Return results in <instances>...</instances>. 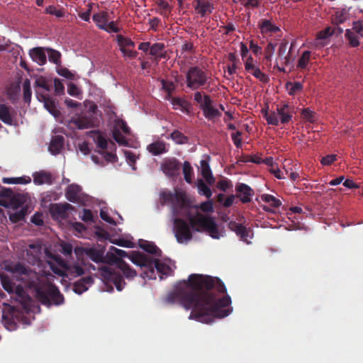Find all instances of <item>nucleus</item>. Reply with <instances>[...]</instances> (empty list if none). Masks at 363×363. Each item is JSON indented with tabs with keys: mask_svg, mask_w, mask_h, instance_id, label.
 <instances>
[{
	"mask_svg": "<svg viewBox=\"0 0 363 363\" xmlns=\"http://www.w3.org/2000/svg\"><path fill=\"white\" fill-rule=\"evenodd\" d=\"M0 197L6 199L8 203L0 201V205L3 206H11L13 208H18L27 201V196L23 194L15 193L11 189L1 188Z\"/></svg>",
	"mask_w": 363,
	"mask_h": 363,
	"instance_id": "nucleus-7",
	"label": "nucleus"
},
{
	"mask_svg": "<svg viewBox=\"0 0 363 363\" xmlns=\"http://www.w3.org/2000/svg\"><path fill=\"white\" fill-rule=\"evenodd\" d=\"M181 163L174 157L167 158L161 164L164 174L169 177H174L179 174Z\"/></svg>",
	"mask_w": 363,
	"mask_h": 363,
	"instance_id": "nucleus-12",
	"label": "nucleus"
},
{
	"mask_svg": "<svg viewBox=\"0 0 363 363\" xmlns=\"http://www.w3.org/2000/svg\"><path fill=\"white\" fill-rule=\"evenodd\" d=\"M42 98L44 102V106L45 108L52 115L57 116V111L56 109L55 101L52 98L47 95H43Z\"/></svg>",
	"mask_w": 363,
	"mask_h": 363,
	"instance_id": "nucleus-35",
	"label": "nucleus"
},
{
	"mask_svg": "<svg viewBox=\"0 0 363 363\" xmlns=\"http://www.w3.org/2000/svg\"><path fill=\"white\" fill-rule=\"evenodd\" d=\"M287 50V43H282L279 45L278 55L280 58H283L284 60V63L287 64L289 62V52L286 54Z\"/></svg>",
	"mask_w": 363,
	"mask_h": 363,
	"instance_id": "nucleus-52",
	"label": "nucleus"
},
{
	"mask_svg": "<svg viewBox=\"0 0 363 363\" xmlns=\"http://www.w3.org/2000/svg\"><path fill=\"white\" fill-rule=\"evenodd\" d=\"M258 27L262 35H272L280 30L279 28L274 24L270 20L264 18L259 21Z\"/></svg>",
	"mask_w": 363,
	"mask_h": 363,
	"instance_id": "nucleus-22",
	"label": "nucleus"
},
{
	"mask_svg": "<svg viewBox=\"0 0 363 363\" xmlns=\"http://www.w3.org/2000/svg\"><path fill=\"white\" fill-rule=\"evenodd\" d=\"M207 78L206 73L199 67H191L186 74L187 86L192 89H197L206 84Z\"/></svg>",
	"mask_w": 363,
	"mask_h": 363,
	"instance_id": "nucleus-9",
	"label": "nucleus"
},
{
	"mask_svg": "<svg viewBox=\"0 0 363 363\" xmlns=\"http://www.w3.org/2000/svg\"><path fill=\"white\" fill-rule=\"evenodd\" d=\"M23 101L26 104H30L31 100V88H30V82L28 79H26L23 84Z\"/></svg>",
	"mask_w": 363,
	"mask_h": 363,
	"instance_id": "nucleus-44",
	"label": "nucleus"
},
{
	"mask_svg": "<svg viewBox=\"0 0 363 363\" xmlns=\"http://www.w3.org/2000/svg\"><path fill=\"white\" fill-rule=\"evenodd\" d=\"M64 137L62 135H55L52 138L49 150L53 155H57L60 152L64 146Z\"/></svg>",
	"mask_w": 363,
	"mask_h": 363,
	"instance_id": "nucleus-28",
	"label": "nucleus"
},
{
	"mask_svg": "<svg viewBox=\"0 0 363 363\" xmlns=\"http://www.w3.org/2000/svg\"><path fill=\"white\" fill-rule=\"evenodd\" d=\"M11 272L18 275H26L29 277L31 274H33V272L30 267L21 263H17L15 264V266L11 269Z\"/></svg>",
	"mask_w": 363,
	"mask_h": 363,
	"instance_id": "nucleus-34",
	"label": "nucleus"
},
{
	"mask_svg": "<svg viewBox=\"0 0 363 363\" xmlns=\"http://www.w3.org/2000/svg\"><path fill=\"white\" fill-rule=\"evenodd\" d=\"M196 1L195 10L197 13L203 17L211 13L212 6L210 2L204 0H196Z\"/></svg>",
	"mask_w": 363,
	"mask_h": 363,
	"instance_id": "nucleus-29",
	"label": "nucleus"
},
{
	"mask_svg": "<svg viewBox=\"0 0 363 363\" xmlns=\"http://www.w3.org/2000/svg\"><path fill=\"white\" fill-rule=\"evenodd\" d=\"M140 246L143 250L151 255H155L157 257H160L162 255L161 250L152 242L146 241L143 244H140Z\"/></svg>",
	"mask_w": 363,
	"mask_h": 363,
	"instance_id": "nucleus-32",
	"label": "nucleus"
},
{
	"mask_svg": "<svg viewBox=\"0 0 363 363\" xmlns=\"http://www.w3.org/2000/svg\"><path fill=\"white\" fill-rule=\"evenodd\" d=\"M130 260L134 264L145 268L144 272L141 274L143 278L155 279V269H157L158 273L164 275H168L171 270L167 264L161 262L158 259H152L143 252H133L130 257Z\"/></svg>",
	"mask_w": 363,
	"mask_h": 363,
	"instance_id": "nucleus-3",
	"label": "nucleus"
},
{
	"mask_svg": "<svg viewBox=\"0 0 363 363\" xmlns=\"http://www.w3.org/2000/svg\"><path fill=\"white\" fill-rule=\"evenodd\" d=\"M225 291V284L218 278L192 274L188 280L177 284L176 291L168 294L167 300L179 301L186 310L191 309L189 319L210 323L214 318L227 316V294L220 298L215 294Z\"/></svg>",
	"mask_w": 363,
	"mask_h": 363,
	"instance_id": "nucleus-1",
	"label": "nucleus"
},
{
	"mask_svg": "<svg viewBox=\"0 0 363 363\" xmlns=\"http://www.w3.org/2000/svg\"><path fill=\"white\" fill-rule=\"evenodd\" d=\"M105 251L106 248L104 246L99 245L96 247L88 246L86 256L95 263H106Z\"/></svg>",
	"mask_w": 363,
	"mask_h": 363,
	"instance_id": "nucleus-15",
	"label": "nucleus"
},
{
	"mask_svg": "<svg viewBox=\"0 0 363 363\" xmlns=\"http://www.w3.org/2000/svg\"><path fill=\"white\" fill-rule=\"evenodd\" d=\"M70 124H73L75 128L79 130L88 129L94 126V118L90 113H83L77 117L72 118Z\"/></svg>",
	"mask_w": 363,
	"mask_h": 363,
	"instance_id": "nucleus-13",
	"label": "nucleus"
},
{
	"mask_svg": "<svg viewBox=\"0 0 363 363\" xmlns=\"http://www.w3.org/2000/svg\"><path fill=\"white\" fill-rule=\"evenodd\" d=\"M16 111L5 104H0V120L5 124L13 125L16 123Z\"/></svg>",
	"mask_w": 363,
	"mask_h": 363,
	"instance_id": "nucleus-14",
	"label": "nucleus"
},
{
	"mask_svg": "<svg viewBox=\"0 0 363 363\" xmlns=\"http://www.w3.org/2000/svg\"><path fill=\"white\" fill-rule=\"evenodd\" d=\"M113 139L121 145L127 146L128 143L125 138L121 132L117 128H113Z\"/></svg>",
	"mask_w": 363,
	"mask_h": 363,
	"instance_id": "nucleus-48",
	"label": "nucleus"
},
{
	"mask_svg": "<svg viewBox=\"0 0 363 363\" xmlns=\"http://www.w3.org/2000/svg\"><path fill=\"white\" fill-rule=\"evenodd\" d=\"M335 33V30H332L331 27H327L324 30L317 33L316 40L326 39Z\"/></svg>",
	"mask_w": 363,
	"mask_h": 363,
	"instance_id": "nucleus-51",
	"label": "nucleus"
},
{
	"mask_svg": "<svg viewBox=\"0 0 363 363\" xmlns=\"http://www.w3.org/2000/svg\"><path fill=\"white\" fill-rule=\"evenodd\" d=\"M92 18L96 26L103 30V28L106 26L108 21V14L107 12L102 11L94 14Z\"/></svg>",
	"mask_w": 363,
	"mask_h": 363,
	"instance_id": "nucleus-30",
	"label": "nucleus"
},
{
	"mask_svg": "<svg viewBox=\"0 0 363 363\" xmlns=\"http://www.w3.org/2000/svg\"><path fill=\"white\" fill-rule=\"evenodd\" d=\"M88 247H77L74 248V252L79 261H82L84 256H86Z\"/></svg>",
	"mask_w": 363,
	"mask_h": 363,
	"instance_id": "nucleus-60",
	"label": "nucleus"
},
{
	"mask_svg": "<svg viewBox=\"0 0 363 363\" xmlns=\"http://www.w3.org/2000/svg\"><path fill=\"white\" fill-rule=\"evenodd\" d=\"M103 30L108 33H118L120 31V28L116 26L115 21H108L106 26L103 28Z\"/></svg>",
	"mask_w": 363,
	"mask_h": 363,
	"instance_id": "nucleus-62",
	"label": "nucleus"
},
{
	"mask_svg": "<svg viewBox=\"0 0 363 363\" xmlns=\"http://www.w3.org/2000/svg\"><path fill=\"white\" fill-rule=\"evenodd\" d=\"M357 33L353 32L350 29H347L345 30V38L349 41V44L350 46L353 48L358 47L359 45V42L358 40V36L356 34Z\"/></svg>",
	"mask_w": 363,
	"mask_h": 363,
	"instance_id": "nucleus-38",
	"label": "nucleus"
},
{
	"mask_svg": "<svg viewBox=\"0 0 363 363\" xmlns=\"http://www.w3.org/2000/svg\"><path fill=\"white\" fill-rule=\"evenodd\" d=\"M348 18V12L345 9H342L336 11L335 13L331 16V22L333 25L338 26L345 22Z\"/></svg>",
	"mask_w": 363,
	"mask_h": 363,
	"instance_id": "nucleus-31",
	"label": "nucleus"
},
{
	"mask_svg": "<svg viewBox=\"0 0 363 363\" xmlns=\"http://www.w3.org/2000/svg\"><path fill=\"white\" fill-rule=\"evenodd\" d=\"M200 166L203 178L208 184H213L215 182V179L212 174L208 162L206 160H202L200 162Z\"/></svg>",
	"mask_w": 363,
	"mask_h": 363,
	"instance_id": "nucleus-26",
	"label": "nucleus"
},
{
	"mask_svg": "<svg viewBox=\"0 0 363 363\" xmlns=\"http://www.w3.org/2000/svg\"><path fill=\"white\" fill-rule=\"evenodd\" d=\"M352 30L363 38V22L354 21L353 23Z\"/></svg>",
	"mask_w": 363,
	"mask_h": 363,
	"instance_id": "nucleus-64",
	"label": "nucleus"
},
{
	"mask_svg": "<svg viewBox=\"0 0 363 363\" xmlns=\"http://www.w3.org/2000/svg\"><path fill=\"white\" fill-rule=\"evenodd\" d=\"M31 182V179L29 177H4L3 178V182L4 184H28Z\"/></svg>",
	"mask_w": 363,
	"mask_h": 363,
	"instance_id": "nucleus-37",
	"label": "nucleus"
},
{
	"mask_svg": "<svg viewBox=\"0 0 363 363\" xmlns=\"http://www.w3.org/2000/svg\"><path fill=\"white\" fill-rule=\"evenodd\" d=\"M57 72L58 74H60V76L66 78V79H70V80H72L74 79V74L73 73H72L66 67H60V68H58L57 69Z\"/></svg>",
	"mask_w": 363,
	"mask_h": 363,
	"instance_id": "nucleus-59",
	"label": "nucleus"
},
{
	"mask_svg": "<svg viewBox=\"0 0 363 363\" xmlns=\"http://www.w3.org/2000/svg\"><path fill=\"white\" fill-rule=\"evenodd\" d=\"M116 40L120 48H126L127 47H135V43L129 38L122 35H117Z\"/></svg>",
	"mask_w": 363,
	"mask_h": 363,
	"instance_id": "nucleus-43",
	"label": "nucleus"
},
{
	"mask_svg": "<svg viewBox=\"0 0 363 363\" xmlns=\"http://www.w3.org/2000/svg\"><path fill=\"white\" fill-rule=\"evenodd\" d=\"M286 87L290 95H295L303 89V84L299 82H288L286 84Z\"/></svg>",
	"mask_w": 363,
	"mask_h": 363,
	"instance_id": "nucleus-45",
	"label": "nucleus"
},
{
	"mask_svg": "<svg viewBox=\"0 0 363 363\" xmlns=\"http://www.w3.org/2000/svg\"><path fill=\"white\" fill-rule=\"evenodd\" d=\"M261 199L263 201L269 203L271 207L279 208L281 206V201L270 194H262Z\"/></svg>",
	"mask_w": 363,
	"mask_h": 363,
	"instance_id": "nucleus-46",
	"label": "nucleus"
},
{
	"mask_svg": "<svg viewBox=\"0 0 363 363\" xmlns=\"http://www.w3.org/2000/svg\"><path fill=\"white\" fill-rule=\"evenodd\" d=\"M81 187L79 185L72 184L69 185L65 191V196L68 201L76 203L79 198Z\"/></svg>",
	"mask_w": 363,
	"mask_h": 363,
	"instance_id": "nucleus-25",
	"label": "nucleus"
},
{
	"mask_svg": "<svg viewBox=\"0 0 363 363\" xmlns=\"http://www.w3.org/2000/svg\"><path fill=\"white\" fill-rule=\"evenodd\" d=\"M170 138L174 140L177 144H186L188 143V138L185 136L183 133H182L180 131L175 130H174L171 135Z\"/></svg>",
	"mask_w": 363,
	"mask_h": 363,
	"instance_id": "nucleus-42",
	"label": "nucleus"
},
{
	"mask_svg": "<svg viewBox=\"0 0 363 363\" xmlns=\"http://www.w3.org/2000/svg\"><path fill=\"white\" fill-rule=\"evenodd\" d=\"M33 177V182L36 185H43L44 184L51 185L54 182V177L52 174L43 170L34 172Z\"/></svg>",
	"mask_w": 363,
	"mask_h": 363,
	"instance_id": "nucleus-21",
	"label": "nucleus"
},
{
	"mask_svg": "<svg viewBox=\"0 0 363 363\" xmlns=\"http://www.w3.org/2000/svg\"><path fill=\"white\" fill-rule=\"evenodd\" d=\"M26 211H27V210L23 208L21 209L20 211H18L13 214H11L9 218L13 223H17V222L21 221V220H24L25 216L26 214Z\"/></svg>",
	"mask_w": 363,
	"mask_h": 363,
	"instance_id": "nucleus-54",
	"label": "nucleus"
},
{
	"mask_svg": "<svg viewBox=\"0 0 363 363\" xmlns=\"http://www.w3.org/2000/svg\"><path fill=\"white\" fill-rule=\"evenodd\" d=\"M0 278H1V285H2V287L4 288V289L5 291H6L9 294L13 293L14 284L11 280L9 277L6 274H1Z\"/></svg>",
	"mask_w": 363,
	"mask_h": 363,
	"instance_id": "nucleus-36",
	"label": "nucleus"
},
{
	"mask_svg": "<svg viewBox=\"0 0 363 363\" xmlns=\"http://www.w3.org/2000/svg\"><path fill=\"white\" fill-rule=\"evenodd\" d=\"M114 128H117L119 130H122V132L125 135L130 134V129L127 125V123L123 119H117L116 120V124Z\"/></svg>",
	"mask_w": 363,
	"mask_h": 363,
	"instance_id": "nucleus-53",
	"label": "nucleus"
},
{
	"mask_svg": "<svg viewBox=\"0 0 363 363\" xmlns=\"http://www.w3.org/2000/svg\"><path fill=\"white\" fill-rule=\"evenodd\" d=\"M46 51L48 53L49 60L60 67L61 65V53L50 48H46Z\"/></svg>",
	"mask_w": 363,
	"mask_h": 363,
	"instance_id": "nucleus-33",
	"label": "nucleus"
},
{
	"mask_svg": "<svg viewBox=\"0 0 363 363\" xmlns=\"http://www.w3.org/2000/svg\"><path fill=\"white\" fill-rule=\"evenodd\" d=\"M277 111L281 123L286 124L291 120L294 108L289 104H284L277 106Z\"/></svg>",
	"mask_w": 363,
	"mask_h": 363,
	"instance_id": "nucleus-19",
	"label": "nucleus"
},
{
	"mask_svg": "<svg viewBox=\"0 0 363 363\" xmlns=\"http://www.w3.org/2000/svg\"><path fill=\"white\" fill-rule=\"evenodd\" d=\"M245 69L247 72L252 74L255 77H256L262 82H268V76L266 74L263 73L259 67L253 64V59L252 57H250L247 59L245 63Z\"/></svg>",
	"mask_w": 363,
	"mask_h": 363,
	"instance_id": "nucleus-17",
	"label": "nucleus"
},
{
	"mask_svg": "<svg viewBox=\"0 0 363 363\" xmlns=\"http://www.w3.org/2000/svg\"><path fill=\"white\" fill-rule=\"evenodd\" d=\"M38 300L48 307L52 305L59 306L63 303L64 296L59 289L50 283L32 284Z\"/></svg>",
	"mask_w": 363,
	"mask_h": 363,
	"instance_id": "nucleus-4",
	"label": "nucleus"
},
{
	"mask_svg": "<svg viewBox=\"0 0 363 363\" xmlns=\"http://www.w3.org/2000/svg\"><path fill=\"white\" fill-rule=\"evenodd\" d=\"M171 206L172 214L175 217L181 216L182 211L189 213V203L182 191H175V197Z\"/></svg>",
	"mask_w": 363,
	"mask_h": 363,
	"instance_id": "nucleus-11",
	"label": "nucleus"
},
{
	"mask_svg": "<svg viewBox=\"0 0 363 363\" xmlns=\"http://www.w3.org/2000/svg\"><path fill=\"white\" fill-rule=\"evenodd\" d=\"M164 49V45L162 43H156L151 45L150 55L157 57L160 58H164V56L162 55V52Z\"/></svg>",
	"mask_w": 363,
	"mask_h": 363,
	"instance_id": "nucleus-40",
	"label": "nucleus"
},
{
	"mask_svg": "<svg viewBox=\"0 0 363 363\" xmlns=\"http://www.w3.org/2000/svg\"><path fill=\"white\" fill-rule=\"evenodd\" d=\"M191 225L181 218L176 217L174 219V235L179 243L189 241L192 238Z\"/></svg>",
	"mask_w": 363,
	"mask_h": 363,
	"instance_id": "nucleus-10",
	"label": "nucleus"
},
{
	"mask_svg": "<svg viewBox=\"0 0 363 363\" xmlns=\"http://www.w3.org/2000/svg\"><path fill=\"white\" fill-rule=\"evenodd\" d=\"M147 150L153 155H159L168 151L166 143L161 140H157L150 144Z\"/></svg>",
	"mask_w": 363,
	"mask_h": 363,
	"instance_id": "nucleus-27",
	"label": "nucleus"
},
{
	"mask_svg": "<svg viewBox=\"0 0 363 363\" xmlns=\"http://www.w3.org/2000/svg\"><path fill=\"white\" fill-rule=\"evenodd\" d=\"M194 100L199 104L204 116L208 120H214L220 116V112L212 105L209 96H203L201 92L197 91L194 94Z\"/></svg>",
	"mask_w": 363,
	"mask_h": 363,
	"instance_id": "nucleus-6",
	"label": "nucleus"
},
{
	"mask_svg": "<svg viewBox=\"0 0 363 363\" xmlns=\"http://www.w3.org/2000/svg\"><path fill=\"white\" fill-rule=\"evenodd\" d=\"M54 259L60 267H62L63 269H66L67 272L72 277H79L84 274L85 273L84 267L79 263L68 266L66 262L60 257L55 256Z\"/></svg>",
	"mask_w": 363,
	"mask_h": 363,
	"instance_id": "nucleus-16",
	"label": "nucleus"
},
{
	"mask_svg": "<svg viewBox=\"0 0 363 363\" xmlns=\"http://www.w3.org/2000/svg\"><path fill=\"white\" fill-rule=\"evenodd\" d=\"M183 173L184 176V179L189 184H191L192 182L193 177V169L190 164V163L187 161L184 162L183 164Z\"/></svg>",
	"mask_w": 363,
	"mask_h": 363,
	"instance_id": "nucleus-47",
	"label": "nucleus"
},
{
	"mask_svg": "<svg viewBox=\"0 0 363 363\" xmlns=\"http://www.w3.org/2000/svg\"><path fill=\"white\" fill-rule=\"evenodd\" d=\"M161 83L162 89L168 94L169 96H170L175 89V85L174 82L162 79Z\"/></svg>",
	"mask_w": 363,
	"mask_h": 363,
	"instance_id": "nucleus-58",
	"label": "nucleus"
},
{
	"mask_svg": "<svg viewBox=\"0 0 363 363\" xmlns=\"http://www.w3.org/2000/svg\"><path fill=\"white\" fill-rule=\"evenodd\" d=\"M46 48L37 47L29 51V55L32 60L39 65H43L47 62V57L45 51Z\"/></svg>",
	"mask_w": 363,
	"mask_h": 363,
	"instance_id": "nucleus-24",
	"label": "nucleus"
},
{
	"mask_svg": "<svg viewBox=\"0 0 363 363\" xmlns=\"http://www.w3.org/2000/svg\"><path fill=\"white\" fill-rule=\"evenodd\" d=\"M197 188L199 194L205 196L208 199H209L211 196L212 192L211 189L202 179L198 180Z\"/></svg>",
	"mask_w": 363,
	"mask_h": 363,
	"instance_id": "nucleus-41",
	"label": "nucleus"
},
{
	"mask_svg": "<svg viewBox=\"0 0 363 363\" xmlns=\"http://www.w3.org/2000/svg\"><path fill=\"white\" fill-rule=\"evenodd\" d=\"M35 86L43 88L47 91L50 90V86L48 84L47 79L43 77H40L35 79Z\"/></svg>",
	"mask_w": 363,
	"mask_h": 363,
	"instance_id": "nucleus-57",
	"label": "nucleus"
},
{
	"mask_svg": "<svg viewBox=\"0 0 363 363\" xmlns=\"http://www.w3.org/2000/svg\"><path fill=\"white\" fill-rule=\"evenodd\" d=\"M245 222L244 217L240 218L239 222L230 220L228 222V229L234 232L240 241L249 245L251 243L250 239L252 238L253 232L250 227L244 225Z\"/></svg>",
	"mask_w": 363,
	"mask_h": 363,
	"instance_id": "nucleus-8",
	"label": "nucleus"
},
{
	"mask_svg": "<svg viewBox=\"0 0 363 363\" xmlns=\"http://www.w3.org/2000/svg\"><path fill=\"white\" fill-rule=\"evenodd\" d=\"M94 283V279L91 276L89 275L86 277H83L79 280L74 282L73 285V291L78 294H82L86 291L89 286Z\"/></svg>",
	"mask_w": 363,
	"mask_h": 363,
	"instance_id": "nucleus-23",
	"label": "nucleus"
},
{
	"mask_svg": "<svg viewBox=\"0 0 363 363\" xmlns=\"http://www.w3.org/2000/svg\"><path fill=\"white\" fill-rule=\"evenodd\" d=\"M265 119L267 121L268 124L272 125H278L279 123V118L277 114V112H272L268 113L267 112L265 113Z\"/></svg>",
	"mask_w": 363,
	"mask_h": 363,
	"instance_id": "nucleus-55",
	"label": "nucleus"
},
{
	"mask_svg": "<svg viewBox=\"0 0 363 363\" xmlns=\"http://www.w3.org/2000/svg\"><path fill=\"white\" fill-rule=\"evenodd\" d=\"M160 196L164 203H170L172 204L175 197V193H172L171 191H163L160 194Z\"/></svg>",
	"mask_w": 363,
	"mask_h": 363,
	"instance_id": "nucleus-61",
	"label": "nucleus"
},
{
	"mask_svg": "<svg viewBox=\"0 0 363 363\" xmlns=\"http://www.w3.org/2000/svg\"><path fill=\"white\" fill-rule=\"evenodd\" d=\"M189 224L197 232L206 231L213 238H218V230L213 218L197 213L196 216L188 213Z\"/></svg>",
	"mask_w": 363,
	"mask_h": 363,
	"instance_id": "nucleus-5",
	"label": "nucleus"
},
{
	"mask_svg": "<svg viewBox=\"0 0 363 363\" xmlns=\"http://www.w3.org/2000/svg\"><path fill=\"white\" fill-rule=\"evenodd\" d=\"M236 198L245 203L251 201V198L254 195L253 189L248 185L242 183H238L235 186Z\"/></svg>",
	"mask_w": 363,
	"mask_h": 363,
	"instance_id": "nucleus-18",
	"label": "nucleus"
},
{
	"mask_svg": "<svg viewBox=\"0 0 363 363\" xmlns=\"http://www.w3.org/2000/svg\"><path fill=\"white\" fill-rule=\"evenodd\" d=\"M73 208L74 207L67 203H55L51 205L50 212L52 216L65 219L69 216L68 211Z\"/></svg>",
	"mask_w": 363,
	"mask_h": 363,
	"instance_id": "nucleus-20",
	"label": "nucleus"
},
{
	"mask_svg": "<svg viewBox=\"0 0 363 363\" xmlns=\"http://www.w3.org/2000/svg\"><path fill=\"white\" fill-rule=\"evenodd\" d=\"M110 251L113 254L112 261L113 262L114 257H116V256H118V259H121L122 257H128L130 259V257L133 255V252H136L135 251H133L131 252L130 255H128V253L121 249H118L113 246H111L110 248ZM137 252H139L138 251Z\"/></svg>",
	"mask_w": 363,
	"mask_h": 363,
	"instance_id": "nucleus-50",
	"label": "nucleus"
},
{
	"mask_svg": "<svg viewBox=\"0 0 363 363\" xmlns=\"http://www.w3.org/2000/svg\"><path fill=\"white\" fill-rule=\"evenodd\" d=\"M113 262L116 264L118 271L116 272L109 267H104L101 268V274L105 280L113 284L116 289L121 291L125 285L123 277L128 280H132L137 276V272L122 259L114 257Z\"/></svg>",
	"mask_w": 363,
	"mask_h": 363,
	"instance_id": "nucleus-2",
	"label": "nucleus"
},
{
	"mask_svg": "<svg viewBox=\"0 0 363 363\" xmlns=\"http://www.w3.org/2000/svg\"><path fill=\"white\" fill-rule=\"evenodd\" d=\"M242 132L240 130H235L231 133L230 136L235 145L239 148L242 146Z\"/></svg>",
	"mask_w": 363,
	"mask_h": 363,
	"instance_id": "nucleus-56",
	"label": "nucleus"
},
{
	"mask_svg": "<svg viewBox=\"0 0 363 363\" xmlns=\"http://www.w3.org/2000/svg\"><path fill=\"white\" fill-rule=\"evenodd\" d=\"M311 51L306 50L304 51L300 58L298 59L297 68L298 69H306L309 63L311 58Z\"/></svg>",
	"mask_w": 363,
	"mask_h": 363,
	"instance_id": "nucleus-39",
	"label": "nucleus"
},
{
	"mask_svg": "<svg viewBox=\"0 0 363 363\" xmlns=\"http://www.w3.org/2000/svg\"><path fill=\"white\" fill-rule=\"evenodd\" d=\"M157 4L160 10V13L167 16L171 13V7L168 2L164 0H157Z\"/></svg>",
	"mask_w": 363,
	"mask_h": 363,
	"instance_id": "nucleus-49",
	"label": "nucleus"
},
{
	"mask_svg": "<svg viewBox=\"0 0 363 363\" xmlns=\"http://www.w3.org/2000/svg\"><path fill=\"white\" fill-rule=\"evenodd\" d=\"M201 211L205 213H208L213 211V203L211 201H207L202 202L199 206H197Z\"/></svg>",
	"mask_w": 363,
	"mask_h": 363,
	"instance_id": "nucleus-63",
	"label": "nucleus"
}]
</instances>
